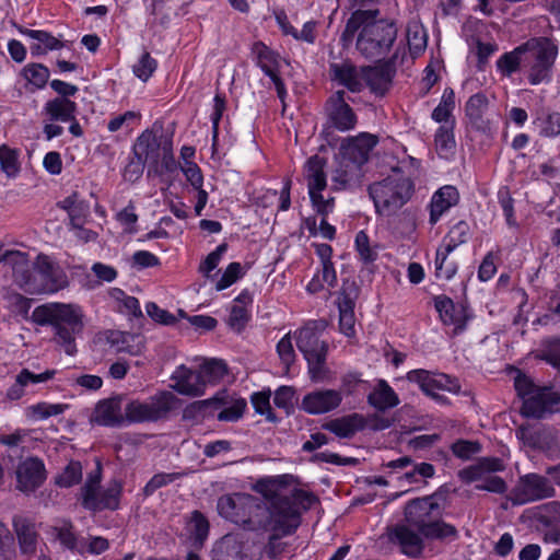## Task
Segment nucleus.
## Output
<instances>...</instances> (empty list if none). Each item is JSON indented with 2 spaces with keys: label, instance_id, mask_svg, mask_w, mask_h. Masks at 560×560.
I'll use <instances>...</instances> for the list:
<instances>
[{
  "label": "nucleus",
  "instance_id": "1",
  "mask_svg": "<svg viewBox=\"0 0 560 560\" xmlns=\"http://www.w3.org/2000/svg\"><path fill=\"white\" fill-rule=\"evenodd\" d=\"M292 476L284 475L258 481L257 488L266 500H271V513L266 517L259 530L270 532L265 547L270 559H276L283 548L279 539L292 535L301 523V511H307L316 502L317 497L302 489H287Z\"/></svg>",
  "mask_w": 560,
  "mask_h": 560
},
{
  "label": "nucleus",
  "instance_id": "2",
  "mask_svg": "<svg viewBox=\"0 0 560 560\" xmlns=\"http://www.w3.org/2000/svg\"><path fill=\"white\" fill-rule=\"evenodd\" d=\"M32 319L39 326H51L54 340L68 355L77 352L75 336L83 329V314L74 304L47 303L37 306Z\"/></svg>",
  "mask_w": 560,
  "mask_h": 560
},
{
  "label": "nucleus",
  "instance_id": "3",
  "mask_svg": "<svg viewBox=\"0 0 560 560\" xmlns=\"http://www.w3.org/2000/svg\"><path fill=\"white\" fill-rule=\"evenodd\" d=\"M261 504L258 499L249 494H225L218 499L219 514L246 530H259L271 513V500Z\"/></svg>",
  "mask_w": 560,
  "mask_h": 560
},
{
  "label": "nucleus",
  "instance_id": "4",
  "mask_svg": "<svg viewBox=\"0 0 560 560\" xmlns=\"http://www.w3.org/2000/svg\"><path fill=\"white\" fill-rule=\"evenodd\" d=\"M412 191V182L400 171H394L383 180L369 186V194L374 201L376 212L386 217L395 214L407 203Z\"/></svg>",
  "mask_w": 560,
  "mask_h": 560
},
{
  "label": "nucleus",
  "instance_id": "5",
  "mask_svg": "<svg viewBox=\"0 0 560 560\" xmlns=\"http://www.w3.org/2000/svg\"><path fill=\"white\" fill-rule=\"evenodd\" d=\"M180 407V399L172 392L163 390L147 401L127 397L125 411L128 423L156 422L165 420Z\"/></svg>",
  "mask_w": 560,
  "mask_h": 560
},
{
  "label": "nucleus",
  "instance_id": "6",
  "mask_svg": "<svg viewBox=\"0 0 560 560\" xmlns=\"http://www.w3.org/2000/svg\"><path fill=\"white\" fill-rule=\"evenodd\" d=\"M396 36L393 23L372 18L358 36L357 49L366 58H381L388 52Z\"/></svg>",
  "mask_w": 560,
  "mask_h": 560
},
{
  "label": "nucleus",
  "instance_id": "7",
  "mask_svg": "<svg viewBox=\"0 0 560 560\" xmlns=\"http://www.w3.org/2000/svg\"><path fill=\"white\" fill-rule=\"evenodd\" d=\"M558 49L548 38L540 37L526 43V59L532 62L528 79L532 84H539L550 75Z\"/></svg>",
  "mask_w": 560,
  "mask_h": 560
},
{
  "label": "nucleus",
  "instance_id": "8",
  "mask_svg": "<svg viewBox=\"0 0 560 560\" xmlns=\"http://www.w3.org/2000/svg\"><path fill=\"white\" fill-rule=\"evenodd\" d=\"M555 495L556 490L547 477L538 474H527L520 478L510 499L513 504L522 505Z\"/></svg>",
  "mask_w": 560,
  "mask_h": 560
},
{
  "label": "nucleus",
  "instance_id": "9",
  "mask_svg": "<svg viewBox=\"0 0 560 560\" xmlns=\"http://www.w3.org/2000/svg\"><path fill=\"white\" fill-rule=\"evenodd\" d=\"M410 382L419 384L420 388L433 399L440 402H446V398L435 393V390H446L458 393L460 385L456 378L443 373H431L427 370H413L407 374Z\"/></svg>",
  "mask_w": 560,
  "mask_h": 560
},
{
  "label": "nucleus",
  "instance_id": "10",
  "mask_svg": "<svg viewBox=\"0 0 560 560\" xmlns=\"http://www.w3.org/2000/svg\"><path fill=\"white\" fill-rule=\"evenodd\" d=\"M36 271V287H33V294L55 293L68 284L65 272L56 266L49 257L39 255L34 262Z\"/></svg>",
  "mask_w": 560,
  "mask_h": 560
},
{
  "label": "nucleus",
  "instance_id": "11",
  "mask_svg": "<svg viewBox=\"0 0 560 560\" xmlns=\"http://www.w3.org/2000/svg\"><path fill=\"white\" fill-rule=\"evenodd\" d=\"M438 493L424 498H418L409 501L405 506V521L412 525L420 534L435 518H440L441 508L434 498Z\"/></svg>",
  "mask_w": 560,
  "mask_h": 560
},
{
  "label": "nucleus",
  "instance_id": "12",
  "mask_svg": "<svg viewBox=\"0 0 560 560\" xmlns=\"http://www.w3.org/2000/svg\"><path fill=\"white\" fill-rule=\"evenodd\" d=\"M208 407L221 408V411L218 413V420L234 422L242 418L246 408V400L243 398L234 399L223 390L212 398L192 402L189 408L201 411Z\"/></svg>",
  "mask_w": 560,
  "mask_h": 560
},
{
  "label": "nucleus",
  "instance_id": "13",
  "mask_svg": "<svg viewBox=\"0 0 560 560\" xmlns=\"http://www.w3.org/2000/svg\"><path fill=\"white\" fill-rule=\"evenodd\" d=\"M126 395H115L98 401L94 408L91 421L100 425L118 428L127 422Z\"/></svg>",
  "mask_w": 560,
  "mask_h": 560
},
{
  "label": "nucleus",
  "instance_id": "14",
  "mask_svg": "<svg viewBox=\"0 0 560 560\" xmlns=\"http://www.w3.org/2000/svg\"><path fill=\"white\" fill-rule=\"evenodd\" d=\"M359 294L360 288L354 280H343L338 298V310L340 330L347 337H352L355 334L354 306Z\"/></svg>",
  "mask_w": 560,
  "mask_h": 560
},
{
  "label": "nucleus",
  "instance_id": "15",
  "mask_svg": "<svg viewBox=\"0 0 560 560\" xmlns=\"http://www.w3.org/2000/svg\"><path fill=\"white\" fill-rule=\"evenodd\" d=\"M560 394L550 387H539L534 394L525 398L522 405V415L529 418L540 419L546 413L558 411Z\"/></svg>",
  "mask_w": 560,
  "mask_h": 560
},
{
  "label": "nucleus",
  "instance_id": "16",
  "mask_svg": "<svg viewBox=\"0 0 560 560\" xmlns=\"http://www.w3.org/2000/svg\"><path fill=\"white\" fill-rule=\"evenodd\" d=\"M388 539L409 558H419L424 550L423 536L412 525L397 524L388 528Z\"/></svg>",
  "mask_w": 560,
  "mask_h": 560
},
{
  "label": "nucleus",
  "instance_id": "17",
  "mask_svg": "<svg viewBox=\"0 0 560 560\" xmlns=\"http://www.w3.org/2000/svg\"><path fill=\"white\" fill-rule=\"evenodd\" d=\"M324 325L311 322L295 332L298 349L303 353L304 359L327 354L328 345L320 340V331Z\"/></svg>",
  "mask_w": 560,
  "mask_h": 560
},
{
  "label": "nucleus",
  "instance_id": "18",
  "mask_svg": "<svg viewBox=\"0 0 560 560\" xmlns=\"http://www.w3.org/2000/svg\"><path fill=\"white\" fill-rule=\"evenodd\" d=\"M164 148V139H160L153 131L145 130L137 139L133 145V155L145 162L148 173H158L161 152Z\"/></svg>",
  "mask_w": 560,
  "mask_h": 560
},
{
  "label": "nucleus",
  "instance_id": "19",
  "mask_svg": "<svg viewBox=\"0 0 560 560\" xmlns=\"http://www.w3.org/2000/svg\"><path fill=\"white\" fill-rule=\"evenodd\" d=\"M46 479L44 463L37 457H28L21 462L16 468L18 488L23 492H33Z\"/></svg>",
  "mask_w": 560,
  "mask_h": 560
},
{
  "label": "nucleus",
  "instance_id": "20",
  "mask_svg": "<svg viewBox=\"0 0 560 560\" xmlns=\"http://www.w3.org/2000/svg\"><path fill=\"white\" fill-rule=\"evenodd\" d=\"M253 49L257 57V65L271 79L278 97L283 101L287 91L282 79L279 77V55L262 43H256Z\"/></svg>",
  "mask_w": 560,
  "mask_h": 560
},
{
  "label": "nucleus",
  "instance_id": "21",
  "mask_svg": "<svg viewBox=\"0 0 560 560\" xmlns=\"http://www.w3.org/2000/svg\"><path fill=\"white\" fill-rule=\"evenodd\" d=\"M489 100L483 93L471 95L466 105L465 114L472 129L481 133L491 131V121L488 118Z\"/></svg>",
  "mask_w": 560,
  "mask_h": 560
},
{
  "label": "nucleus",
  "instance_id": "22",
  "mask_svg": "<svg viewBox=\"0 0 560 560\" xmlns=\"http://www.w3.org/2000/svg\"><path fill=\"white\" fill-rule=\"evenodd\" d=\"M342 401L341 393L335 389L314 390L304 396L302 408L311 415L329 412Z\"/></svg>",
  "mask_w": 560,
  "mask_h": 560
},
{
  "label": "nucleus",
  "instance_id": "23",
  "mask_svg": "<svg viewBox=\"0 0 560 560\" xmlns=\"http://www.w3.org/2000/svg\"><path fill=\"white\" fill-rule=\"evenodd\" d=\"M395 71L392 61L375 67H363V84L365 83L373 93L384 95L390 88Z\"/></svg>",
  "mask_w": 560,
  "mask_h": 560
},
{
  "label": "nucleus",
  "instance_id": "24",
  "mask_svg": "<svg viewBox=\"0 0 560 560\" xmlns=\"http://www.w3.org/2000/svg\"><path fill=\"white\" fill-rule=\"evenodd\" d=\"M329 74L331 80L337 81L352 93L361 92L364 88L363 67L357 68L350 61L330 63Z\"/></svg>",
  "mask_w": 560,
  "mask_h": 560
},
{
  "label": "nucleus",
  "instance_id": "25",
  "mask_svg": "<svg viewBox=\"0 0 560 560\" xmlns=\"http://www.w3.org/2000/svg\"><path fill=\"white\" fill-rule=\"evenodd\" d=\"M171 380L174 381L172 388L180 395L198 397L205 394V383L198 371L180 365L173 373Z\"/></svg>",
  "mask_w": 560,
  "mask_h": 560
},
{
  "label": "nucleus",
  "instance_id": "26",
  "mask_svg": "<svg viewBox=\"0 0 560 560\" xmlns=\"http://www.w3.org/2000/svg\"><path fill=\"white\" fill-rule=\"evenodd\" d=\"M345 91H337L328 101L330 106L329 118L332 125L340 131L354 128L357 117L352 108L346 103Z\"/></svg>",
  "mask_w": 560,
  "mask_h": 560
},
{
  "label": "nucleus",
  "instance_id": "27",
  "mask_svg": "<svg viewBox=\"0 0 560 560\" xmlns=\"http://www.w3.org/2000/svg\"><path fill=\"white\" fill-rule=\"evenodd\" d=\"M376 143V138L369 133H361L355 138L348 139L341 145L343 159L361 166L368 161L369 154Z\"/></svg>",
  "mask_w": 560,
  "mask_h": 560
},
{
  "label": "nucleus",
  "instance_id": "28",
  "mask_svg": "<svg viewBox=\"0 0 560 560\" xmlns=\"http://www.w3.org/2000/svg\"><path fill=\"white\" fill-rule=\"evenodd\" d=\"M11 262L13 277L16 284L24 291L33 294V287H36V271L34 262L31 264L25 254L15 250L11 254Z\"/></svg>",
  "mask_w": 560,
  "mask_h": 560
},
{
  "label": "nucleus",
  "instance_id": "29",
  "mask_svg": "<svg viewBox=\"0 0 560 560\" xmlns=\"http://www.w3.org/2000/svg\"><path fill=\"white\" fill-rule=\"evenodd\" d=\"M121 492L120 482L114 480L104 491L97 490L96 494L89 495L82 500V505L85 509L100 511L104 509L115 510L119 504V495Z\"/></svg>",
  "mask_w": 560,
  "mask_h": 560
},
{
  "label": "nucleus",
  "instance_id": "30",
  "mask_svg": "<svg viewBox=\"0 0 560 560\" xmlns=\"http://www.w3.org/2000/svg\"><path fill=\"white\" fill-rule=\"evenodd\" d=\"M434 306L443 324L455 326L454 335H457L465 329L466 318L464 310L456 307L450 298L445 295L436 296L434 299Z\"/></svg>",
  "mask_w": 560,
  "mask_h": 560
},
{
  "label": "nucleus",
  "instance_id": "31",
  "mask_svg": "<svg viewBox=\"0 0 560 560\" xmlns=\"http://www.w3.org/2000/svg\"><path fill=\"white\" fill-rule=\"evenodd\" d=\"M459 194L454 186H443L434 192L430 203V223L435 224L442 214L457 205Z\"/></svg>",
  "mask_w": 560,
  "mask_h": 560
},
{
  "label": "nucleus",
  "instance_id": "32",
  "mask_svg": "<svg viewBox=\"0 0 560 560\" xmlns=\"http://www.w3.org/2000/svg\"><path fill=\"white\" fill-rule=\"evenodd\" d=\"M366 427V419L360 413H351L326 422L323 428L339 438H351Z\"/></svg>",
  "mask_w": 560,
  "mask_h": 560
},
{
  "label": "nucleus",
  "instance_id": "33",
  "mask_svg": "<svg viewBox=\"0 0 560 560\" xmlns=\"http://www.w3.org/2000/svg\"><path fill=\"white\" fill-rule=\"evenodd\" d=\"M213 560H250L236 536H224L212 550Z\"/></svg>",
  "mask_w": 560,
  "mask_h": 560
},
{
  "label": "nucleus",
  "instance_id": "34",
  "mask_svg": "<svg viewBox=\"0 0 560 560\" xmlns=\"http://www.w3.org/2000/svg\"><path fill=\"white\" fill-rule=\"evenodd\" d=\"M368 404L378 411H385L399 405V398L384 380H380L368 395Z\"/></svg>",
  "mask_w": 560,
  "mask_h": 560
},
{
  "label": "nucleus",
  "instance_id": "35",
  "mask_svg": "<svg viewBox=\"0 0 560 560\" xmlns=\"http://www.w3.org/2000/svg\"><path fill=\"white\" fill-rule=\"evenodd\" d=\"M77 112V104L66 97H55L48 101L43 109L50 121L68 122L73 120Z\"/></svg>",
  "mask_w": 560,
  "mask_h": 560
},
{
  "label": "nucleus",
  "instance_id": "36",
  "mask_svg": "<svg viewBox=\"0 0 560 560\" xmlns=\"http://www.w3.org/2000/svg\"><path fill=\"white\" fill-rule=\"evenodd\" d=\"M58 207L68 212L71 226L84 224L90 214V205L80 199L77 191L58 202Z\"/></svg>",
  "mask_w": 560,
  "mask_h": 560
},
{
  "label": "nucleus",
  "instance_id": "37",
  "mask_svg": "<svg viewBox=\"0 0 560 560\" xmlns=\"http://www.w3.org/2000/svg\"><path fill=\"white\" fill-rule=\"evenodd\" d=\"M503 469V464L499 458L485 457L476 465L469 466L459 470L458 477L464 482H474L483 479L485 474L500 471Z\"/></svg>",
  "mask_w": 560,
  "mask_h": 560
},
{
  "label": "nucleus",
  "instance_id": "38",
  "mask_svg": "<svg viewBox=\"0 0 560 560\" xmlns=\"http://www.w3.org/2000/svg\"><path fill=\"white\" fill-rule=\"evenodd\" d=\"M19 31L37 42L32 44L30 47L32 55H44L48 50H57L63 47V44L57 37L46 31H36L24 27H20Z\"/></svg>",
  "mask_w": 560,
  "mask_h": 560
},
{
  "label": "nucleus",
  "instance_id": "39",
  "mask_svg": "<svg viewBox=\"0 0 560 560\" xmlns=\"http://www.w3.org/2000/svg\"><path fill=\"white\" fill-rule=\"evenodd\" d=\"M325 160L318 155L311 156L305 166L304 173L307 182L308 192L324 190L327 186L326 173L324 171Z\"/></svg>",
  "mask_w": 560,
  "mask_h": 560
},
{
  "label": "nucleus",
  "instance_id": "40",
  "mask_svg": "<svg viewBox=\"0 0 560 560\" xmlns=\"http://www.w3.org/2000/svg\"><path fill=\"white\" fill-rule=\"evenodd\" d=\"M13 524L22 552L25 555L34 553L36 550L37 541V535L34 525L22 517L14 518Z\"/></svg>",
  "mask_w": 560,
  "mask_h": 560
},
{
  "label": "nucleus",
  "instance_id": "41",
  "mask_svg": "<svg viewBox=\"0 0 560 560\" xmlns=\"http://www.w3.org/2000/svg\"><path fill=\"white\" fill-rule=\"evenodd\" d=\"M377 11H362L358 10L347 21L346 27L341 34L340 40L343 46H348L352 43L355 33L364 27L372 18H376Z\"/></svg>",
  "mask_w": 560,
  "mask_h": 560
},
{
  "label": "nucleus",
  "instance_id": "42",
  "mask_svg": "<svg viewBox=\"0 0 560 560\" xmlns=\"http://www.w3.org/2000/svg\"><path fill=\"white\" fill-rule=\"evenodd\" d=\"M430 540H455L458 532L452 524L445 523L440 518H435L421 534Z\"/></svg>",
  "mask_w": 560,
  "mask_h": 560
},
{
  "label": "nucleus",
  "instance_id": "43",
  "mask_svg": "<svg viewBox=\"0 0 560 560\" xmlns=\"http://www.w3.org/2000/svg\"><path fill=\"white\" fill-rule=\"evenodd\" d=\"M228 369L223 360L210 359L207 360L198 370L199 376H201L205 387L208 384H215L226 374Z\"/></svg>",
  "mask_w": 560,
  "mask_h": 560
},
{
  "label": "nucleus",
  "instance_id": "44",
  "mask_svg": "<svg viewBox=\"0 0 560 560\" xmlns=\"http://www.w3.org/2000/svg\"><path fill=\"white\" fill-rule=\"evenodd\" d=\"M526 59V44L515 48L511 52H505L502 55L498 61V69L502 71L505 75H511L515 72L520 65Z\"/></svg>",
  "mask_w": 560,
  "mask_h": 560
},
{
  "label": "nucleus",
  "instance_id": "45",
  "mask_svg": "<svg viewBox=\"0 0 560 560\" xmlns=\"http://www.w3.org/2000/svg\"><path fill=\"white\" fill-rule=\"evenodd\" d=\"M455 107V94L452 89H446L442 95L440 104L434 108L432 113V119L442 125L454 124L451 120L452 112Z\"/></svg>",
  "mask_w": 560,
  "mask_h": 560
},
{
  "label": "nucleus",
  "instance_id": "46",
  "mask_svg": "<svg viewBox=\"0 0 560 560\" xmlns=\"http://www.w3.org/2000/svg\"><path fill=\"white\" fill-rule=\"evenodd\" d=\"M0 170L9 177H15L20 172L19 151L3 144L0 147Z\"/></svg>",
  "mask_w": 560,
  "mask_h": 560
},
{
  "label": "nucleus",
  "instance_id": "47",
  "mask_svg": "<svg viewBox=\"0 0 560 560\" xmlns=\"http://www.w3.org/2000/svg\"><path fill=\"white\" fill-rule=\"evenodd\" d=\"M407 43L412 55L421 54L427 47V33L422 25L410 23L407 26Z\"/></svg>",
  "mask_w": 560,
  "mask_h": 560
},
{
  "label": "nucleus",
  "instance_id": "48",
  "mask_svg": "<svg viewBox=\"0 0 560 560\" xmlns=\"http://www.w3.org/2000/svg\"><path fill=\"white\" fill-rule=\"evenodd\" d=\"M22 73L25 80L37 89H42L46 85L50 74L48 68L42 63H30L25 66Z\"/></svg>",
  "mask_w": 560,
  "mask_h": 560
},
{
  "label": "nucleus",
  "instance_id": "49",
  "mask_svg": "<svg viewBox=\"0 0 560 560\" xmlns=\"http://www.w3.org/2000/svg\"><path fill=\"white\" fill-rule=\"evenodd\" d=\"M327 354L311 357L305 359L307 361L308 374L313 382H325L330 376V371L326 365Z\"/></svg>",
  "mask_w": 560,
  "mask_h": 560
},
{
  "label": "nucleus",
  "instance_id": "50",
  "mask_svg": "<svg viewBox=\"0 0 560 560\" xmlns=\"http://www.w3.org/2000/svg\"><path fill=\"white\" fill-rule=\"evenodd\" d=\"M541 345L542 349L538 357L560 372V338H547Z\"/></svg>",
  "mask_w": 560,
  "mask_h": 560
},
{
  "label": "nucleus",
  "instance_id": "51",
  "mask_svg": "<svg viewBox=\"0 0 560 560\" xmlns=\"http://www.w3.org/2000/svg\"><path fill=\"white\" fill-rule=\"evenodd\" d=\"M82 479V466L80 462L71 460L56 477V483L60 487L69 488L77 485Z\"/></svg>",
  "mask_w": 560,
  "mask_h": 560
},
{
  "label": "nucleus",
  "instance_id": "52",
  "mask_svg": "<svg viewBox=\"0 0 560 560\" xmlns=\"http://www.w3.org/2000/svg\"><path fill=\"white\" fill-rule=\"evenodd\" d=\"M453 128L454 124H446L438 129L434 142L440 154L448 153L455 148Z\"/></svg>",
  "mask_w": 560,
  "mask_h": 560
},
{
  "label": "nucleus",
  "instance_id": "53",
  "mask_svg": "<svg viewBox=\"0 0 560 560\" xmlns=\"http://www.w3.org/2000/svg\"><path fill=\"white\" fill-rule=\"evenodd\" d=\"M184 472H160L155 474L144 486L143 494L145 497L152 495L158 489L165 487L175 480L182 478Z\"/></svg>",
  "mask_w": 560,
  "mask_h": 560
},
{
  "label": "nucleus",
  "instance_id": "54",
  "mask_svg": "<svg viewBox=\"0 0 560 560\" xmlns=\"http://www.w3.org/2000/svg\"><path fill=\"white\" fill-rule=\"evenodd\" d=\"M158 63L148 51H144L138 62L133 65L132 70L137 78L145 82L156 70Z\"/></svg>",
  "mask_w": 560,
  "mask_h": 560
},
{
  "label": "nucleus",
  "instance_id": "55",
  "mask_svg": "<svg viewBox=\"0 0 560 560\" xmlns=\"http://www.w3.org/2000/svg\"><path fill=\"white\" fill-rule=\"evenodd\" d=\"M136 337L130 334L112 332L108 339L113 345H117V352H127L132 355H137L141 352L142 347L140 342H138L136 346L129 345V340H133Z\"/></svg>",
  "mask_w": 560,
  "mask_h": 560
},
{
  "label": "nucleus",
  "instance_id": "56",
  "mask_svg": "<svg viewBox=\"0 0 560 560\" xmlns=\"http://www.w3.org/2000/svg\"><path fill=\"white\" fill-rule=\"evenodd\" d=\"M468 235L469 225L466 222L460 221L457 224H455L448 233L450 242L444 248L446 249V253L453 252L458 245L467 242Z\"/></svg>",
  "mask_w": 560,
  "mask_h": 560
},
{
  "label": "nucleus",
  "instance_id": "57",
  "mask_svg": "<svg viewBox=\"0 0 560 560\" xmlns=\"http://www.w3.org/2000/svg\"><path fill=\"white\" fill-rule=\"evenodd\" d=\"M451 450L456 457L469 459L481 451V445L477 441L458 440L452 444Z\"/></svg>",
  "mask_w": 560,
  "mask_h": 560
},
{
  "label": "nucleus",
  "instance_id": "58",
  "mask_svg": "<svg viewBox=\"0 0 560 560\" xmlns=\"http://www.w3.org/2000/svg\"><path fill=\"white\" fill-rule=\"evenodd\" d=\"M547 509H550L552 512L556 513V516L553 517H547L542 516L541 522L551 527L549 533L547 534V537H549L553 541L560 540V503L558 502H550L546 505Z\"/></svg>",
  "mask_w": 560,
  "mask_h": 560
},
{
  "label": "nucleus",
  "instance_id": "59",
  "mask_svg": "<svg viewBox=\"0 0 560 560\" xmlns=\"http://www.w3.org/2000/svg\"><path fill=\"white\" fill-rule=\"evenodd\" d=\"M252 404L256 412L265 415L268 421H276V416L273 415L270 406V392L255 393L252 396Z\"/></svg>",
  "mask_w": 560,
  "mask_h": 560
},
{
  "label": "nucleus",
  "instance_id": "60",
  "mask_svg": "<svg viewBox=\"0 0 560 560\" xmlns=\"http://www.w3.org/2000/svg\"><path fill=\"white\" fill-rule=\"evenodd\" d=\"M248 318L249 315L244 305L233 304L231 307L228 324L233 330L240 332L247 324Z\"/></svg>",
  "mask_w": 560,
  "mask_h": 560
},
{
  "label": "nucleus",
  "instance_id": "61",
  "mask_svg": "<svg viewBox=\"0 0 560 560\" xmlns=\"http://www.w3.org/2000/svg\"><path fill=\"white\" fill-rule=\"evenodd\" d=\"M446 249L438 250L435 258V273L438 278L450 280L456 272V267L453 262H446L447 255Z\"/></svg>",
  "mask_w": 560,
  "mask_h": 560
},
{
  "label": "nucleus",
  "instance_id": "62",
  "mask_svg": "<svg viewBox=\"0 0 560 560\" xmlns=\"http://www.w3.org/2000/svg\"><path fill=\"white\" fill-rule=\"evenodd\" d=\"M242 277V266L240 262H231L222 277L215 284L218 291L224 290L236 282Z\"/></svg>",
  "mask_w": 560,
  "mask_h": 560
},
{
  "label": "nucleus",
  "instance_id": "63",
  "mask_svg": "<svg viewBox=\"0 0 560 560\" xmlns=\"http://www.w3.org/2000/svg\"><path fill=\"white\" fill-rule=\"evenodd\" d=\"M323 190L311 191L310 198L316 212L322 215L330 213L335 207V198L328 196L325 198L322 194Z\"/></svg>",
  "mask_w": 560,
  "mask_h": 560
},
{
  "label": "nucleus",
  "instance_id": "64",
  "mask_svg": "<svg viewBox=\"0 0 560 560\" xmlns=\"http://www.w3.org/2000/svg\"><path fill=\"white\" fill-rule=\"evenodd\" d=\"M277 352L281 362L285 366V371L288 372L291 364L294 362L295 353L293 349V343L290 335H285L277 345Z\"/></svg>",
  "mask_w": 560,
  "mask_h": 560
}]
</instances>
